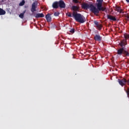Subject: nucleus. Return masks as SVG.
I'll use <instances>...</instances> for the list:
<instances>
[{
	"label": "nucleus",
	"instance_id": "a878e982",
	"mask_svg": "<svg viewBox=\"0 0 129 129\" xmlns=\"http://www.w3.org/2000/svg\"><path fill=\"white\" fill-rule=\"evenodd\" d=\"M126 3H129V0H125Z\"/></svg>",
	"mask_w": 129,
	"mask_h": 129
},
{
	"label": "nucleus",
	"instance_id": "7ed1b4c3",
	"mask_svg": "<svg viewBox=\"0 0 129 129\" xmlns=\"http://www.w3.org/2000/svg\"><path fill=\"white\" fill-rule=\"evenodd\" d=\"M58 7L60 9H65L66 8V4H65V2L62 0L58 1Z\"/></svg>",
	"mask_w": 129,
	"mask_h": 129
},
{
	"label": "nucleus",
	"instance_id": "20e7f679",
	"mask_svg": "<svg viewBox=\"0 0 129 129\" xmlns=\"http://www.w3.org/2000/svg\"><path fill=\"white\" fill-rule=\"evenodd\" d=\"M37 6H38V2H34L32 5V8L31 9V12L32 13H34V12H36V9H37Z\"/></svg>",
	"mask_w": 129,
	"mask_h": 129
},
{
	"label": "nucleus",
	"instance_id": "39448f33",
	"mask_svg": "<svg viewBox=\"0 0 129 129\" xmlns=\"http://www.w3.org/2000/svg\"><path fill=\"white\" fill-rule=\"evenodd\" d=\"M127 81L125 79H123L121 80H118V83L121 85V86H124L126 84Z\"/></svg>",
	"mask_w": 129,
	"mask_h": 129
},
{
	"label": "nucleus",
	"instance_id": "0eeeda50",
	"mask_svg": "<svg viewBox=\"0 0 129 129\" xmlns=\"http://www.w3.org/2000/svg\"><path fill=\"white\" fill-rule=\"evenodd\" d=\"M94 39L95 41H97V42H101L102 38L100 35L96 34L94 37Z\"/></svg>",
	"mask_w": 129,
	"mask_h": 129
},
{
	"label": "nucleus",
	"instance_id": "6e6552de",
	"mask_svg": "<svg viewBox=\"0 0 129 129\" xmlns=\"http://www.w3.org/2000/svg\"><path fill=\"white\" fill-rule=\"evenodd\" d=\"M124 50V48L123 47L119 48L117 51V54L118 55H119V56H121L122 54L123 53V51Z\"/></svg>",
	"mask_w": 129,
	"mask_h": 129
},
{
	"label": "nucleus",
	"instance_id": "aec40b11",
	"mask_svg": "<svg viewBox=\"0 0 129 129\" xmlns=\"http://www.w3.org/2000/svg\"><path fill=\"white\" fill-rule=\"evenodd\" d=\"M70 32L72 34H74V33H75V29L74 28L71 29L70 30Z\"/></svg>",
	"mask_w": 129,
	"mask_h": 129
},
{
	"label": "nucleus",
	"instance_id": "cd10ccee",
	"mask_svg": "<svg viewBox=\"0 0 129 129\" xmlns=\"http://www.w3.org/2000/svg\"><path fill=\"white\" fill-rule=\"evenodd\" d=\"M24 8H25V9H27V6H25Z\"/></svg>",
	"mask_w": 129,
	"mask_h": 129
},
{
	"label": "nucleus",
	"instance_id": "dca6fc26",
	"mask_svg": "<svg viewBox=\"0 0 129 129\" xmlns=\"http://www.w3.org/2000/svg\"><path fill=\"white\" fill-rule=\"evenodd\" d=\"M26 12H27V10L24 11L22 13H21L19 15V17L20 18V19H24V16L25 15Z\"/></svg>",
	"mask_w": 129,
	"mask_h": 129
},
{
	"label": "nucleus",
	"instance_id": "4be33fe9",
	"mask_svg": "<svg viewBox=\"0 0 129 129\" xmlns=\"http://www.w3.org/2000/svg\"><path fill=\"white\" fill-rule=\"evenodd\" d=\"M66 15L68 17H70V18L72 17V15H71V13L70 12L67 13Z\"/></svg>",
	"mask_w": 129,
	"mask_h": 129
},
{
	"label": "nucleus",
	"instance_id": "5701e85b",
	"mask_svg": "<svg viewBox=\"0 0 129 129\" xmlns=\"http://www.w3.org/2000/svg\"><path fill=\"white\" fill-rule=\"evenodd\" d=\"M59 15H60V13L59 12H55L54 13V16H55V17H58Z\"/></svg>",
	"mask_w": 129,
	"mask_h": 129
},
{
	"label": "nucleus",
	"instance_id": "f8f14e48",
	"mask_svg": "<svg viewBox=\"0 0 129 129\" xmlns=\"http://www.w3.org/2000/svg\"><path fill=\"white\" fill-rule=\"evenodd\" d=\"M115 11H116V12H118V13H119L120 14H121V13H123V12H122V10L121 9V8L118 6H116L115 7Z\"/></svg>",
	"mask_w": 129,
	"mask_h": 129
},
{
	"label": "nucleus",
	"instance_id": "412c9836",
	"mask_svg": "<svg viewBox=\"0 0 129 129\" xmlns=\"http://www.w3.org/2000/svg\"><path fill=\"white\" fill-rule=\"evenodd\" d=\"M124 37L125 39H129V34L125 33L124 34Z\"/></svg>",
	"mask_w": 129,
	"mask_h": 129
},
{
	"label": "nucleus",
	"instance_id": "ddd939ff",
	"mask_svg": "<svg viewBox=\"0 0 129 129\" xmlns=\"http://www.w3.org/2000/svg\"><path fill=\"white\" fill-rule=\"evenodd\" d=\"M45 19H46L47 22H48V23L51 22V21L52 20V18L50 16V14H47L45 16Z\"/></svg>",
	"mask_w": 129,
	"mask_h": 129
},
{
	"label": "nucleus",
	"instance_id": "1a4fd4ad",
	"mask_svg": "<svg viewBox=\"0 0 129 129\" xmlns=\"http://www.w3.org/2000/svg\"><path fill=\"white\" fill-rule=\"evenodd\" d=\"M53 9H58L59 8V3L58 2H54L52 5Z\"/></svg>",
	"mask_w": 129,
	"mask_h": 129
},
{
	"label": "nucleus",
	"instance_id": "6ab92c4d",
	"mask_svg": "<svg viewBox=\"0 0 129 129\" xmlns=\"http://www.w3.org/2000/svg\"><path fill=\"white\" fill-rule=\"evenodd\" d=\"M25 0H22V1L19 4V6L20 7H23V6H24V5H25Z\"/></svg>",
	"mask_w": 129,
	"mask_h": 129
},
{
	"label": "nucleus",
	"instance_id": "b1692460",
	"mask_svg": "<svg viewBox=\"0 0 129 129\" xmlns=\"http://www.w3.org/2000/svg\"><path fill=\"white\" fill-rule=\"evenodd\" d=\"M126 93H127V95L128 97H129V88L127 89V90H125Z\"/></svg>",
	"mask_w": 129,
	"mask_h": 129
},
{
	"label": "nucleus",
	"instance_id": "2eb2a0df",
	"mask_svg": "<svg viewBox=\"0 0 129 129\" xmlns=\"http://www.w3.org/2000/svg\"><path fill=\"white\" fill-rule=\"evenodd\" d=\"M122 55H124V57H127L129 56V52L128 51L124 49Z\"/></svg>",
	"mask_w": 129,
	"mask_h": 129
},
{
	"label": "nucleus",
	"instance_id": "f03ea898",
	"mask_svg": "<svg viewBox=\"0 0 129 129\" xmlns=\"http://www.w3.org/2000/svg\"><path fill=\"white\" fill-rule=\"evenodd\" d=\"M73 17L75 19V21L78 22V23L83 24V23H85L86 22V19L85 17L83 15L78 13L77 12H73Z\"/></svg>",
	"mask_w": 129,
	"mask_h": 129
},
{
	"label": "nucleus",
	"instance_id": "f257e3e1",
	"mask_svg": "<svg viewBox=\"0 0 129 129\" xmlns=\"http://www.w3.org/2000/svg\"><path fill=\"white\" fill-rule=\"evenodd\" d=\"M102 3H103V0H97L95 6L93 4L89 5L87 3H84L82 4V9H84V10L90 9L91 13L97 17L100 12H106V7L102 6Z\"/></svg>",
	"mask_w": 129,
	"mask_h": 129
},
{
	"label": "nucleus",
	"instance_id": "393cba45",
	"mask_svg": "<svg viewBox=\"0 0 129 129\" xmlns=\"http://www.w3.org/2000/svg\"><path fill=\"white\" fill-rule=\"evenodd\" d=\"M73 2L74 3V4H79V1L78 0H73Z\"/></svg>",
	"mask_w": 129,
	"mask_h": 129
},
{
	"label": "nucleus",
	"instance_id": "423d86ee",
	"mask_svg": "<svg viewBox=\"0 0 129 129\" xmlns=\"http://www.w3.org/2000/svg\"><path fill=\"white\" fill-rule=\"evenodd\" d=\"M94 23L96 26L95 27H96V29H97L99 31H100V30H101V29H102V25L101 24H99L98 23V22L95 21L94 22Z\"/></svg>",
	"mask_w": 129,
	"mask_h": 129
},
{
	"label": "nucleus",
	"instance_id": "4468645a",
	"mask_svg": "<svg viewBox=\"0 0 129 129\" xmlns=\"http://www.w3.org/2000/svg\"><path fill=\"white\" fill-rule=\"evenodd\" d=\"M72 10L74 11V12H78V11H79V6H73L72 7Z\"/></svg>",
	"mask_w": 129,
	"mask_h": 129
},
{
	"label": "nucleus",
	"instance_id": "f3484780",
	"mask_svg": "<svg viewBox=\"0 0 129 129\" xmlns=\"http://www.w3.org/2000/svg\"><path fill=\"white\" fill-rule=\"evenodd\" d=\"M4 15H6V11L2 8H0V16H3Z\"/></svg>",
	"mask_w": 129,
	"mask_h": 129
},
{
	"label": "nucleus",
	"instance_id": "a211bd4d",
	"mask_svg": "<svg viewBox=\"0 0 129 129\" xmlns=\"http://www.w3.org/2000/svg\"><path fill=\"white\" fill-rule=\"evenodd\" d=\"M125 40H122L121 41V42L119 44L121 47H123V46H125L126 44H125Z\"/></svg>",
	"mask_w": 129,
	"mask_h": 129
},
{
	"label": "nucleus",
	"instance_id": "9b49d317",
	"mask_svg": "<svg viewBox=\"0 0 129 129\" xmlns=\"http://www.w3.org/2000/svg\"><path fill=\"white\" fill-rule=\"evenodd\" d=\"M35 17L36 19H38L39 18H44L45 15L43 13H37L35 14Z\"/></svg>",
	"mask_w": 129,
	"mask_h": 129
},
{
	"label": "nucleus",
	"instance_id": "9d476101",
	"mask_svg": "<svg viewBox=\"0 0 129 129\" xmlns=\"http://www.w3.org/2000/svg\"><path fill=\"white\" fill-rule=\"evenodd\" d=\"M107 18L108 20H110L111 21H113L114 22H115V21H116V18L114 17V16H112L111 15H107Z\"/></svg>",
	"mask_w": 129,
	"mask_h": 129
},
{
	"label": "nucleus",
	"instance_id": "bb28decb",
	"mask_svg": "<svg viewBox=\"0 0 129 129\" xmlns=\"http://www.w3.org/2000/svg\"><path fill=\"white\" fill-rule=\"evenodd\" d=\"M127 82L128 83V85H129V80L127 81Z\"/></svg>",
	"mask_w": 129,
	"mask_h": 129
}]
</instances>
